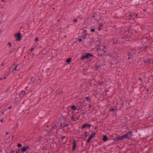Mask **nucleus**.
I'll list each match as a JSON object with an SVG mask.
<instances>
[{"label": "nucleus", "instance_id": "60", "mask_svg": "<svg viewBox=\"0 0 153 153\" xmlns=\"http://www.w3.org/2000/svg\"><path fill=\"white\" fill-rule=\"evenodd\" d=\"M146 89L147 90V92H149V88H146Z\"/></svg>", "mask_w": 153, "mask_h": 153}, {"label": "nucleus", "instance_id": "47", "mask_svg": "<svg viewBox=\"0 0 153 153\" xmlns=\"http://www.w3.org/2000/svg\"><path fill=\"white\" fill-rule=\"evenodd\" d=\"M20 149H18V151H16V153H19V152H20Z\"/></svg>", "mask_w": 153, "mask_h": 153}, {"label": "nucleus", "instance_id": "12", "mask_svg": "<svg viewBox=\"0 0 153 153\" xmlns=\"http://www.w3.org/2000/svg\"><path fill=\"white\" fill-rule=\"evenodd\" d=\"M113 140L114 141L116 142L122 140L121 136L117 137L116 138H114Z\"/></svg>", "mask_w": 153, "mask_h": 153}, {"label": "nucleus", "instance_id": "53", "mask_svg": "<svg viewBox=\"0 0 153 153\" xmlns=\"http://www.w3.org/2000/svg\"><path fill=\"white\" fill-rule=\"evenodd\" d=\"M98 29L100 31V30H101L102 28H101V27H100L99 26V27H98Z\"/></svg>", "mask_w": 153, "mask_h": 153}, {"label": "nucleus", "instance_id": "50", "mask_svg": "<svg viewBox=\"0 0 153 153\" xmlns=\"http://www.w3.org/2000/svg\"><path fill=\"white\" fill-rule=\"evenodd\" d=\"M86 32H87V30H84L83 33H86Z\"/></svg>", "mask_w": 153, "mask_h": 153}, {"label": "nucleus", "instance_id": "63", "mask_svg": "<svg viewBox=\"0 0 153 153\" xmlns=\"http://www.w3.org/2000/svg\"><path fill=\"white\" fill-rule=\"evenodd\" d=\"M14 152V150H12L11 152V153H13Z\"/></svg>", "mask_w": 153, "mask_h": 153}, {"label": "nucleus", "instance_id": "15", "mask_svg": "<svg viewBox=\"0 0 153 153\" xmlns=\"http://www.w3.org/2000/svg\"><path fill=\"white\" fill-rule=\"evenodd\" d=\"M130 13H128L126 14V15H127V16H128V17L126 19V20H127V19H130V20H133V19L132 18V17L131 16H130L129 15H130Z\"/></svg>", "mask_w": 153, "mask_h": 153}, {"label": "nucleus", "instance_id": "27", "mask_svg": "<svg viewBox=\"0 0 153 153\" xmlns=\"http://www.w3.org/2000/svg\"><path fill=\"white\" fill-rule=\"evenodd\" d=\"M149 47V46L148 45L145 46L143 48V50L145 51H146L148 49Z\"/></svg>", "mask_w": 153, "mask_h": 153}, {"label": "nucleus", "instance_id": "8", "mask_svg": "<svg viewBox=\"0 0 153 153\" xmlns=\"http://www.w3.org/2000/svg\"><path fill=\"white\" fill-rule=\"evenodd\" d=\"M96 132H94V133L92 134L87 140V142L89 143L91 140V139L94 136V135L96 134Z\"/></svg>", "mask_w": 153, "mask_h": 153}, {"label": "nucleus", "instance_id": "17", "mask_svg": "<svg viewBox=\"0 0 153 153\" xmlns=\"http://www.w3.org/2000/svg\"><path fill=\"white\" fill-rule=\"evenodd\" d=\"M108 139V137L106 135H104L103 136L102 140L104 141H106Z\"/></svg>", "mask_w": 153, "mask_h": 153}, {"label": "nucleus", "instance_id": "56", "mask_svg": "<svg viewBox=\"0 0 153 153\" xmlns=\"http://www.w3.org/2000/svg\"><path fill=\"white\" fill-rule=\"evenodd\" d=\"M80 117V116L79 115V116H78V117H77L76 118V120H79Z\"/></svg>", "mask_w": 153, "mask_h": 153}, {"label": "nucleus", "instance_id": "54", "mask_svg": "<svg viewBox=\"0 0 153 153\" xmlns=\"http://www.w3.org/2000/svg\"><path fill=\"white\" fill-rule=\"evenodd\" d=\"M18 102V101L17 100H15V103L17 104V102Z\"/></svg>", "mask_w": 153, "mask_h": 153}, {"label": "nucleus", "instance_id": "2", "mask_svg": "<svg viewBox=\"0 0 153 153\" xmlns=\"http://www.w3.org/2000/svg\"><path fill=\"white\" fill-rule=\"evenodd\" d=\"M94 57L95 58V56H94V55L90 53H87L85 55H82L81 57V59L82 60H83L85 59H89L90 57Z\"/></svg>", "mask_w": 153, "mask_h": 153}, {"label": "nucleus", "instance_id": "39", "mask_svg": "<svg viewBox=\"0 0 153 153\" xmlns=\"http://www.w3.org/2000/svg\"><path fill=\"white\" fill-rule=\"evenodd\" d=\"M18 64H17L16 66L14 68V70H15V71H16L17 70V67L18 66Z\"/></svg>", "mask_w": 153, "mask_h": 153}, {"label": "nucleus", "instance_id": "4", "mask_svg": "<svg viewBox=\"0 0 153 153\" xmlns=\"http://www.w3.org/2000/svg\"><path fill=\"white\" fill-rule=\"evenodd\" d=\"M14 36L16 37V40L17 41H19L22 39V36L20 32L15 34Z\"/></svg>", "mask_w": 153, "mask_h": 153}, {"label": "nucleus", "instance_id": "36", "mask_svg": "<svg viewBox=\"0 0 153 153\" xmlns=\"http://www.w3.org/2000/svg\"><path fill=\"white\" fill-rule=\"evenodd\" d=\"M95 68L96 70H97L99 68V66L98 65H96L95 67Z\"/></svg>", "mask_w": 153, "mask_h": 153}, {"label": "nucleus", "instance_id": "20", "mask_svg": "<svg viewBox=\"0 0 153 153\" xmlns=\"http://www.w3.org/2000/svg\"><path fill=\"white\" fill-rule=\"evenodd\" d=\"M120 104L121 105V106H119V108L118 109V110L121 109L123 107V105H124L123 103V102H120Z\"/></svg>", "mask_w": 153, "mask_h": 153}, {"label": "nucleus", "instance_id": "19", "mask_svg": "<svg viewBox=\"0 0 153 153\" xmlns=\"http://www.w3.org/2000/svg\"><path fill=\"white\" fill-rule=\"evenodd\" d=\"M64 122H65L64 120H63V121L62 122V121L61 123V128H65L66 127L65 124V123H64Z\"/></svg>", "mask_w": 153, "mask_h": 153}, {"label": "nucleus", "instance_id": "28", "mask_svg": "<svg viewBox=\"0 0 153 153\" xmlns=\"http://www.w3.org/2000/svg\"><path fill=\"white\" fill-rule=\"evenodd\" d=\"M121 137L122 140H123L124 139H126L124 134H123V135L121 136Z\"/></svg>", "mask_w": 153, "mask_h": 153}, {"label": "nucleus", "instance_id": "7", "mask_svg": "<svg viewBox=\"0 0 153 153\" xmlns=\"http://www.w3.org/2000/svg\"><path fill=\"white\" fill-rule=\"evenodd\" d=\"M29 146H27L25 147H24L21 149V151L22 152V153H24L28 149H29Z\"/></svg>", "mask_w": 153, "mask_h": 153}, {"label": "nucleus", "instance_id": "62", "mask_svg": "<svg viewBox=\"0 0 153 153\" xmlns=\"http://www.w3.org/2000/svg\"><path fill=\"white\" fill-rule=\"evenodd\" d=\"M12 108V107L11 106H10L9 108H8V109H11Z\"/></svg>", "mask_w": 153, "mask_h": 153}, {"label": "nucleus", "instance_id": "33", "mask_svg": "<svg viewBox=\"0 0 153 153\" xmlns=\"http://www.w3.org/2000/svg\"><path fill=\"white\" fill-rule=\"evenodd\" d=\"M95 29L92 28L91 29V31L92 32H95Z\"/></svg>", "mask_w": 153, "mask_h": 153}, {"label": "nucleus", "instance_id": "46", "mask_svg": "<svg viewBox=\"0 0 153 153\" xmlns=\"http://www.w3.org/2000/svg\"><path fill=\"white\" fill-rule=\"evenodd\" d=\"M78 40L79 42H81L82 41V39L81 38H79Z\"/></svg>", "mask_w": 153, "mask_h": 153}, {"label": "nucleus", "instance_id": "3", "mask_svg": "<svg viewBox=\"0 0 153 153\" xmlns=\"http://www.w3.org/2000/svg\"><path fill=\"white\" fill-rule=\"evenodd\" d=\"M62 121L59 120V122H56L55 123L54 126H55L56 129L58 130L61 128Z\"/></svg>", "mask_w": 153, "mask_h": 153}, {"label": "nucleus", "instance_id": "44", "mask_svg": "<svg viewBox=\"0 0 153 153\" xmlns=\"http://www.w3.org/2000/svg\"><path fill=\"white\" fill-rule=\"evenodd\" d=\"M39 40V38L38 37H36V39H35V41L36 42L38 41Z\"/></svg>", "mask_w": 153, "mask_h": 153}, {"label": "nucleus", "instance_id": "16", "mask_svg": "<svg viewBox=\"0 0 153 153\" xmlns=\"http://www.w3.org/2000/svg\"><path fill=\"white\" fill-rule=\"evenodd\" d=\"M87 35H89V34L88 33H82L81 37L84 39H86V36Z\"/></svg>", "mask_w": 153, "mask_h": 153}, {"label": "nucleus", "instance_id": "22", "mask_svg": "<svg viewBox=\"0 0 153 153\" xmlns=\"http://www.w3.org/2000/svg\"><path fill=\"white\" fill-rule=\"evenodd\" d=\"M71 59H72L71 58H69L66 59V62L68 64H69L71 62Z\"/></svg>", "mask_w": 153, "mask_h": 153}, {"label": "nucleus", "instance_id": "49", "mask_svg": "<svg viewBox=\"0 0 153 153\" xmlns=\"http://www.w3.org/2000/svg\"><path fill=\"white\" fill-rule=\"evenodd\" d=\"M116 105H118V106H121V105L120 104H119L118 103H117L116 104Z\"/></svg>", "mask_w": 153, "mask_h": 153}, {"label": "nucleus", "instance_id": "42", "mask_svg": "<svg viewBox=\"0 0 153 153\" xmlns=\"http://www.w3.org/2000/svg\"><path fill=\"white\" fill-rule=\"evenodd\" d=\"M14 51V49H12L10 51V53H12Z\"/></svg>", "mask_w": 153, "mask_h": 153}, {"label": "nucleus", "instance_id": "37", "mask_svg": "<svg viewBox=\"0 0 153 153\" xmlns=\"http://www.w3.org/2000/svg\"><path fill=\"white\" fill-rule=\"evenodd\" d=\"M10 87H11V86H10L9 87H8L7 88V90H6V91H5V92H7L8 91L10 90Z\"/></svg>", "mask_w": 153, "mask_h": 153}, {"label": "nucleus", "instance_id": "24", "mask_svg": "<svg viewBox=\"0 0 153 153\" xmlns=\"http://www.w3.org/2000/svg\"><path fill=\"white\" fill-rule=\"evenodd\" d=\"M71 109L73 110H75L76 109H77L76 106H75V105H72L71 106Z\"/></svg>", "mask_w": 153, "mask_h": 153}, {"label": "nucleus", "instance_id": "9", "mask_svg": "<svg viewBox=\"0 0 153 153\" xmlns=\"http://www.w3.org/2000/svg\"><path fill=\"white\" fill-rule=\"evenodd\" d=\"M129 15L132 16L133 19L134 18V17L136 18H139V16H138V14H136L135 13H130Z\"/></svg>", "mask_w": 153, "mask_h": 153}, {"label": "nucleus", "instance_id": "18", "mask_svg": "<svg viewBox=\"0 0 153 153\" xmlns=\"http://www.w3.org/2000/svg\"><path fill=\"white\" fill-rule=\"evenodd\" d=\"M96 15H97V14L95 13H94L92 18H94V20H97V21H98L99 20V19H97V17H96Z\"/></svg>", "mask_w": 153, "mask_h": 153}, {"label": "nucleus", "instance_id": "48", "mask_svg": "<svg viewBox=\"0 0 153 153\" xmlns=\"http://www.w3.org/2000/svg\"><path fill=\"white\" fill-rule=\"evenodd\" d=\"M66 137V136H63L62 137V140H63Z\"/></svg>", "mask_w": 153, "mask_h": 153}, {"label": "nucleus", "instance_id": "51", "mask_svg": "<svg viewBox=\"0 0 153 153\" xmlns=\"http://www.w3.org/2000/svg\"><path fill=\"white\" fill-rule=\"evenodd\" d=\"M3 120H4V119L3 118H2L0 120V121L1 122V123H3Z\"/></svg>", "mask_w": 153, "mask_h": 153}, {"label": "nucleus", "instance_id": "41", "mask_svg": "<svg viewBox=\"0 0 153 153\" xmlns=\"http://www.w3.org/2000/svg\"><path fill=\"white\" fill-rule=\"evenodd\" d=\"M71 118L72 119V120H73V121H76V120H75V119L74 118V117L73 116H72L71 117Z\"/></svg>", "mask_w": 153, "mask_h": 153}, {"label": "nucleus", "instance_id": "57", "mask_svg": "<svg viewBox=\"0 0 153 153\" xmlns=\"http://www.w3.org/2000/svg\"><path fill=\"white\" fill-rule=\"evenodd\" d=\"M34 48H32L30 50L32 52V51H33L34 50Z\"/></svg>", "mask_w": 153, "mask_h": 153}, {"label": "nucleus", "instance_id": "14", "mask_svg": "<svg viewBox=\"0 0 153 153\" xmlns=\"http://www.w3.org/2000/svg\"><path fill=\"white\" fill-rule=\"evenodd\" d=\"M34 79V76H31L30 77V82H29V84H33L34 83L35 80Z\"/></svg>", "mask_w": 153, "mask_h": 153}, {"label": "nucleus", "instance_id": "32", "mask_svg": "<svg viewBox=\"0 0 153 153\" xmlns=\"http://www.w3.org/2000/svg\"><path fill=\"white\" fill-rule=\"evenodd\" d=\"M85 99L87 101L89 100L90 99V97H86L85 98Z\"/></svg>", "mask_w": 153, "mask_h": 153}, {"label": "nucleus", "instance_id": "52", "mask_svg": "<svg viewBox=\"0 0 153 153\" xmlns=\"http://www.w3.org/2000/svg\"><path fill=\"white\" fill-rule=\"evenodd\" d=\"M151 115H148V116L147 117V118H149L151 117Z\"/></svg>", "mask_w": 153, "mask_h": 153}, {"label": "nucleus", "instance_id": "23", "mask_svg": "<svg viewBox=\"0 0 153 153\" xmlns=\"http://www.w3.org/2000/svg\"><path fill=\"white\" fill-rule=\"evenodd\" d=\"M151 60H152L151 59H148L146 60L145 61V62L148 63L149 64H150L151 62Z\"/></svg>", "mask_w": 153, "mask_h": 153}, {"label": "nucleus", "instance_id": "10", "mask_svg": "<svg viewBox=\"0 0 153 153\" xmlns=\"http://www.w3.org/2000/svg\"><path fill=\"white\" fill-rule=\"evenodd\" d=\"M25 90H22L20 92L19 94V96L21 97H23L25 94Z\"/></svg>", "mask_w": 153, "mask_h": 153}, {"label": "nucleus", "instance_id": "21", "mask_svg": "<svg viewBox=\"0 0 153 153\" xmlns=\"http://www.w3.org/2000/svg\"><path fill=\"white\" fill-rule=\"evenodd\" d=\"M88 136V134H87V132H85L84 133L83 135L81 137V138L84 139L86 137Z\"/></svg>", "mask_w": 153, "mask_h": 153}, {"label": "nucleus", "instance_id": "61", "mask_svg": "<svg viewBox=\"0 0 153 153\" xmlns=\"http://www.w3.org/2000/svg\"><path fill=\"white\" fill-rule=\"evenodd\" d=\"M88 106H89V108H91L92 107V105H89Z\"/></svg>", "mask_w": 153, "mask_h": 153}, {"label": "nucleus", "instance_id": "45", "mask_svg": "<svg viewBox=\"0 0 153 153\" xmlns=\"http://www.w3.org/2000/svg\"><path fill=\"white\" fill-rule=\"evenodd\" d=\"M8 44L9 45L10 47V48H11L12 46V44H11V43L10 42H9L8 43Z\"/></svg>", "mask_w": 153, "mask_h": 153}, {"label": "nucleus", "instance_id": "29", "mask_svg": "<svg viewBox=\"0 0 153 153\" xmlns=\"http://www.w3.org/2000/svg\"><path fill=\"white\" fill-rule=\"evenodd\" d=\"M115 108H114V109H115V111H117V110H118V109L119 108V106H118V105H115Z\"/></svg>", "mask_w": 153, "mask_h": 153}, {"label": "nucleus", "instance_id": "13", "mask_svg": "<svg viewBox=\"0 0 153 153\" xmlns=\"http://www.w3.org/2000/svg\"><path fill=\"white\" fill-rule=\"evenodd\" d=\"M91 126V125L90 124H84L82 125V128L84 129L85 128L87 127H88L89 128H90Z\"/></svg>", "mask_w": 153, "mask_h": 153}, {"label": "nucleus", "instance_id": "26", "mask_svg": "<svg viewBox=\"0 0 153 153\" xmlns=\"http://www.w3.org/2000/svg\"><path fill=\"white\" fill-rule=\"evenodd\" d=\"M41 82V80L40 79H39L37 80L36 81V83L37 84H38L40 83Z\"/></svg>", "mask_w": 153, "mask_h": 153}, {"label": "nucleus", "instance_id": "6", "mask_svg": "<svg viewBox=\"0 0 153 153\" xmlns=\"http://www.w3.org/2000/svg\"><path fill=\"white\" fill-rule=\"evenodd\" d=\"M102 48H99V47H98V50L100 51H103L104 53H106V50L107 49L106 46L105 45L103 46H101Z\"/></svg>", "mask_w": 153, "mask_h": 153}, {"label": "nucleus", "instance_id": "31", "mask_svg": "<svg viewBox=\"0 0 153 153\" xmlns=\"http://www.w3.org/2000/svg\"><path fill=\"white\" fill-rule=\"evenodd\" d=\"M22 146V145L21 143H19L17 145V146L18 148H20Z\"/></svg>", "mask_w": 153, "mask_h": 153}, {"label": "nucleus", "instance_id": "43", "mask_svg": "<svg viewBox=\"0 0 153 153\" xmlns=\"http://www.w3.org/2000/svg\"><path fill=\"white\" fill-rule=\"evenodd\" d=\"M115 111V109L114 108H112L109 110V111L111 112L114 111Z\"/></svg>", "mask_w": 153, "mask_h": 153}, {"label": "nucleus", "instance_id": "5", "mask_svg": "<svg viewBox=\"0 0 153 153\" xmlns=\"http://www.w3.org/2000/svg\"><path fill=\"white\" fill-rule=\"evenodd\" d=\"M124 135L126 139H130L132 136V131H129L126 134H124Z\"/></svg>", "mask_w": 153, "mask_h": 153}, {"label": "nucleus", "instance_id": "55", "mask_svg": "<svg viewBox=\"0 0 153 153\" xmlns=\"http://www.w3.org/2000/svg\"><path fill=\"white\" fill-rule=\"evenodd\" d=\"M103 82H100L99 84V85H100V86H101L102 85V84H103Z\"/></svg>", "mask_w": 153, "mask_h": 153}, {"label": "nucleus", "instance_id": "34", "mask_svg": "<svg viewBox=\"0 0 153 153\" xmlns=\"http://www.w3.org/2000/svg\"><path fill=\"white\" fill-rule=\"evenodd\" d=\"M103 25V24L102 23H100L99 24V26L100 27H102Z\"/></svg>", "mask_w": 153, "mask_h": 153}, {"label": "nucleus", "instance_id": "59", "mask_svg": "<svg viewBox=\"0 0 153 153\" xmlns=\"http://www.w3.org/2000/svg\"><path fill=\"white\" fill-rule=\"evenodd\" d=\"M66 127H67L69 126V124L68 123H65Z\"/></svg>", "mask_w": 153, "mask_h": 153}, {"label": "nucleus", "instance_id": "11", "mask_svg": "<svg viewBox=\"0 0 153 153\" xmlns=\"http://www.w3.org/2000/svg\"><path fill=\"white\" fill-rule=\"evenodd\" d=\"M76 141L75 140H74L73 142V149L72 150L73 151H74L76 150Z\"/></svg>", "mask_w": 153, "mask_h": 153}, {"label": "nucleus", "instance_id": "30", "mask_svg": "<svg viewBox=\"0 0 153 153\" xmlns=\"http://www.w3.org/2000/svg\"><path fill=\"white\" fill-rule=\"evenodd\" d=\"M56 129L55 126L54 125V126L52 127V128H51V129L50 130V131H52L53 129Z\"/></svg>", "mask_w": 153, "mask_h": 153}, {"label": "nucleus", "instance_id": "35", "mask_svg": "<svg viewBox=\"0 0 153 153\" xmlns=\"http://www.w3.org/2000/svg\"><path fill=\"white\" fill-rule=\"evenodd\" d=\"M98 55L100 56L101 57H102L103 56H104L105 55L104 54H100V53H98Z\"/></svg>", "mask_w": 153, "mask_h": 153}, {"label": "nucleus", "instance_id": "64", "mask_svg": "<svg viewBox=\"0 0 153 153\" xmlns=\"http://www.w3.org/2000/svg\"><path fill=\"white\" fill-rule=\"evenodd\" d=\"M28 87H26L25 88V90H28Z\"/></svg>", "mask_w": 153, "mask_h": 153}, {"label": "nucleus", "instance_id": "58", "mask_svg": "<svg viewBox=\"0 0 153 153\" xmlns=\"http://www.w3.org/2000/svg\"><path fill=\"white\" fill-rule=\"evenodd\" d=\"M138 79L139 80V81H142V78H139Z\"/></svg>", "mask_w": 153, "mask_h": 153}, {"label": "nucleus", "instance_id": "40", "mask_svg": "<svg viewBox=\"0 0 153 153\" xmlns=\"http://www.w3.org/2000/svg\"><path fill=\"white\" fill-rule=\"evenodd\" d=\"M63 92V91H60L59 92L57 93L56 94H61Z\"/></svg>", "mask_w": 153, "mask_h": 153}, {"label": "nucleus", "instance_id": "25", "mask_svg": "<svg viewBox=\"0 0 153 153\" xmlns=\"http://www.w3.org/2000/svg\"><path fill=\"white\" fill-rule=\"evenodd\" d=\"M129 54H130V53H128V57L127 59V61L128 62V60H129V59H131V57L132 56V55H130Z\"/></svg>", "mask_w": 153, "mask_h": 153}, {"label": "nucleus", "instance_id": "38", "mask_svg": "<svg viewBox=\"0 0 153 153\" xmlns=\"http://www.w3.org/2000/svg\"><path fill=\"white\" fill-rule=\"evenodd\" d=\"M73 22L74 23L77 22H78V20H77V19H74L73 20Z\"/></svg>", "mask_w": 153, "mask_h": 153}, {"label": "nucleus", "instance_id": "1", "mask_svg": "<svg viewBox=\"0 0 153 153\" xmlns=\"http://www.w3.org/2000/svg\"><path fill=\"white\" fill-rule=\"evenodd\" d=\"M68 114L67 112L64 111L62 112L61 114V117L59 118L60 120L62 121L64 120L65 122L68 120V118L67 117Z\"/></svg>", "mask_w": 153, "mask_h": 153}]
</instances>
